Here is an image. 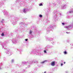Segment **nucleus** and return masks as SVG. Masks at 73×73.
<instances>
[{
    "label": "nucleus",
    "mask_w": 73,
    "mask_h": 73,
    "mask_svg": "<svg viewBox=\"0 0 73 73\" xmlns=\"http://www.w3.org/2000/svg\"><path fill=\"white\" fill-rule=\"evenodd\" d=\"M66 29H68L69 28L68 27H66Z\"/></svg>",
    "instance_id": "obj_12"
},
{
    "label": "nucleus",
    "mask_w": 73,
    "mask_h": 73,
    "mask_svg": "<svg viewBox=\"0 0 73 73\" xmlns=\"http://www.w3.org/2000/svg\"><path fill=\"white\" fill-rule=\"evenodd\" d=\"M46 73V71H45L44 72V73Z\"/></svg>",
    "instance_id": "obj_15"
},
{
    "label": "nucleus",
    "mask_w": 73,
    "mask_h": 73,
    "mask_svg": "<svg viewBox=\"0 0 73 73\" xmlns=\"http://www.w3.org/2000/svg\"><path fill=\"white\" fill-rule=\"evenodd\" d=\"M27 8H24L23 9V12H27Z\"/></svg>",
    "instance_id": "obj_2"
},
{
    "label": "nucleus",
    "mask_w": 73,
    "mask_h": 73,
    "mask_svg": "<svg viewBox=\"0 0 73 73\" xmlns=\"http://www.w3.org/2000/svg\"><path fill=\"white\" fill-rule=\"evenodd\" d=\"M50 64L51 66H54V65H55V62L54 61L51 62Z\"/></svg>",
    "instance_id": "obj_1"
},
{
    "label": "nucleus",
    "mask_w": 73,
    "mask_h": 73,
    "mask_svg": "<svg viewBox=\"0 0 73 73\" xmlns=\"http://www.w3.org/2000/svg\"><path fill=\"white\" fill-rule=\"evenodd\" d=\"M44 52L45 53H46V50H44Z\"/></svg>",
    "instance_id": "obj_9"
},
{
    "label": "nucleus",
    "mask_w": 73,
    "mask_h": 73,
    "mask_svg": "<svg viewBox=\"0 0 73 73\" xmlns=\"http://www.w3.org/2000/svg\"><path fill=\"white\" fill-rule=\"evenodd\" d=\"M1 35L2 36H4V33H2L1 34Z\"/></svg>",
    "instance_id": "obj_8"
},
{
    "label": "nucleus",
    "mask_w": 73,
    "mask_h": 73,
    "mask_svg": "<svg viewBox=\"0 0 73 73\" xmlns=\"http://www.w3.org/2000/svg\"><path fill=\"white\" fill-rule=\"evenodd\" d=\"M45 62V61H44L41 62V64H44Z\"/></svg>",
    "instance_id": "obj_7"
},
{
    "label": "nucleus",
    "mask_w": 73,
    "mask_h": 73,
    "mask_svg": "<svg viewBox=\"0 0 73 73\" xmlns=\"http://www.w3.org/2000/svg\"><path fill=\"white\" fill-rule=\"evenodd\" d=\"M25 40L26 41H28V39H26Z\"/></svg>",
    "instance_id": "obj_13"
},
{
    "label": "nucleus",
    "mask_w": 73,
    "mask_h": 73,
    "mask_svg": "<svg viewBox=\"0 0 73 73\" xmlns=\"http://www.w3.org/2000/svg\"><path fill=\"white\" fill-rule=\"evenodd\" d=\"M64 54H67V52H66V51H65L64 52Z\"/></svg>",
    "instance_id": "obj_3"
},
{
    "label": "nucleus",
    "mask_w": 73,
    "mask_h": 73,
    "mask_svg": "<svg viewBox=\"0 0 73 73\" xmlns=\"http://www.w3.org/2000/svg\"><path fill=\"white\" fill-rule=\"evenodd\" d=\"M62 25H65V23H62Z\"/></svg>",
    "instance_id": "obj_10"
},
{
    "label": "nucleus",
    "mask_w": 73,
    "mask_h": 73,
    "mask_svg": "<svg viewBox=\"0 0 73 73\" xmlns=\"http://www.w3.org/2000/svg\"><path fill=\"white\" fill-rule=\"evenodd\" d=\"M29 33L30 34H31V33H32V31H31V30L30 31Z\"/></svg>",
    "instance_id": "obj_5"
},
{
    "label": "nucleus",
    "mask_w": 73,
    "mask_h": 73,
    "mask_svg": "<svg viewBox=\"0 0 73 73\" xmlns=\"http://www.w3.org/2000/svg\"><path fill=\"white\" fill-rule=\"evenodd\" d=\"M39 16L40 17H42V15H39Z\"/></svg>",
    "instance_id": "obj_4"
},
{
    "label": "nucleus",
    "mask_w": 73,
    "mask_h": 73,
    "mask_svg": "<svg viewBox=\"0 0 73 73\" xmlns=\"http://www.w3.org/2000/svg\"><path fill=\"white\" fill-rule=\"evenodd\" d=\"M63 65V64L62 63L61 64V66H62Z\"/></svg>",
    "instance_id": "obj_14"
},
{
    "label": "nucleus",
    "mask_w": 73,
    "mask_h": 73,
    "mask_svg": "<svg viewBox=\"0 0 73 73\" xmlns=\"http://www.w3.org/2000/svg\"><path fill=\"white\" fill-rule=\"evenodd\" d=\"M64 64H65V62H64Z\"/></svg>",
    "instance_id": "obj_16"
},
{
    "label": "nucleus",
    "mask_w": 73,
    "mask_h": 73,
    "mask_svg": "<svg viewBox=\"0 0 73 73\" xmlns=\"http://www.w3.org/2000/svg\"><path fill=\"white\" fill-rule=\"evenodd\" d=\"M39 6H42V3H40Z\"/></svg>",
    "instance_id": "obj_6"
},
{
    "label": "nucleus",
    "mask_w": 73,
    "mask_h": 73,
    "mask_svg": "<svg viewBox=\"0 0 73 73\" xmlns=\"http://www.w3.org/2000/svg\"><path fill=\"white\" fill-rule=\"evenodd\" d=\"M66 33H67V34H69L70 33V32H68H68H66Z\"/></svg>",
    "instance_id": "obj_11"
}]
</instances>
